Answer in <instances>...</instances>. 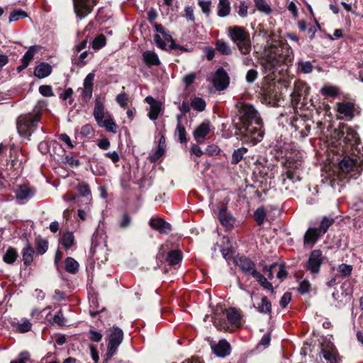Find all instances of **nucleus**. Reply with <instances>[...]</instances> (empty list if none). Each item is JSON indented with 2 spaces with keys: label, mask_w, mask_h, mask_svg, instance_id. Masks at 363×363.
<instances>
[{
  "label": "nucleus",
  "mask_w": 363,
  "mask_h": 363,
  "mask_svg": "<svg viewBox=\"0 0 363 363\" xmlns=\"http://www.w3.org/2000/svg\"><path fill=\"white\" fill-rule=\"evenodd\" d=\"M234 262L245 275L253 277L254 271H257L255 263L247 257H236Z\"/></svg>",
  "instance_id": "obj_15"
},
{
  "label": "nucleus",
  "mask_w": 363,
  "mask_h": 363,
  "mask_svg": "<svg viewBox=\"0 0 363 363\" xmlns=\"http://www.w3.org/2000/svg\"><path fill=\"white\" fill-rule=\"evenodd\" d=\"M89 333L90 334V336L89 337V338L92 342H99L102 340L103 335L99 332H97L93 329H90L89 330Z\"/></svg>",
  "instance_id": "obj_58"
},
{
  "label": "nucleus",
  "mask_w": 363,
  "mask_h": 363,
  "mask_svg": "<svg viewBox=\"0 0 363 363\" xmlns=\"http://www.w3.org/2000/svg\"><path fill=\"white\" fill-rule=\"evenodd\" d=\"M107 350L104 354V362H108L116 354L123 340V332L118 327H113L107 336Z\"/></svg>",
  "instance_id": "obj_5"
},
{
  "label": "nucleus",
  "mask_w": 363,
  "mask_h": 363,
  "mask_svg": "<svg viewBox=\"0 0 363 363\" xmlns=\"http://www.w3.org/2000/svg\"><path fill=\"white\" fill-rule=\"evenodd\" d=\"M257 70L254 69H251L250 70L247 71V74H246V81L248 82V83H252L255 81V79L257 78Z\"/></svg>",
  "instance_id": "obj_62"
},
{
  "label": "nucleus",
  "mask_w": 363,
  "mask_h": 363,
  "mask_svg": "<svg viewBox=\"0 0 363 363\" xmlns=\"http://www.w3.org/2000/svg\"><path fill=\"white\" fill-rule=\"evenodd\" d=\"M143 60L148 66L160 65V62L157 55L152 50H147L143 54Z\"/></svg>",
  "instance_id": "obj_32"
},
{
  "label": "nucleus",
  "mask_w": 363,
  "mask_h": 363,
  "mask_svg": "<svg viewBox=\"0 0 363 363\" xmlns=\"http://www.w3.org/2000/svg\"><path fill=\"white\" fill-rule=\"evenodd\" d=\"M230 4L228 0H219L218 4V16L219 17H226L230 14Z\"/></svg>",
  "instance_id": "obj_33"
},
{
  "label": "nucleus",
  "mask_w": 363,
  "mask_h": 363,
  "mask_svg": "<svg viewBox=\"0 0 363 363\" xmlns=\"http://www.w3.org/2000/svg\"><path fill=\"white\" fill-rule=\"evenodd\" d=\"M241 127L240 134L253 145L260 142L264 137L262 121L255 107L249 104H243L238 110Z\"/></svg>",
  "instance_id": "obj_1"
},
{
  "label": "nucleus",
  "mask_w": 363,
  "mask_h": 363,
  "mask_svg": "<svg viewBox=\"0 0 363 363\" xmlns=\"http://www.w3.org/2000/svg\"><path fill=\"white\" fill-rule=\"evenodd\" d=\"M77 191L78 194L77 195V199L81 197L84 200L81 202L84 203V205H88L91 203V194L89 186L86 183H79L77 186Z\"/></svg>",
  "instance_id": "obj_24"
},
{
  "label": "nucleus",
  "mask_w": 363,
  "mask_h": 363,
  "mask_svg": "<svg viewBox=\"0 0 363 363\" xmlns=\"http://www.w3.org/2000/svg\"><path fill=\"white\" fill-rule=\"evenodd\" d=\"M212 83L218 91H223L227 88L229 84V77L223 67L218 68L213 74Z\"/></svg>",
  "instance_id": "obj_14"
},
{
  "label": "nucleus",
  "mask_w": 363,
  "mask_h": 363,
  "mask_svg": "<svg viewBox=\"0 0 363 363\" xmlns=\"http://www.w3.org/2000/svg\"><path fill=\"white\" fill-rule=\"evenodd\" d=\"M338 92V88L334 86H325L320 89V93L323 95L332 97H335Z\"/></svg>",
  "instance_id": "obj_46"
},
{
  "label": "nucleus",
  "mask_w": 363,
  "mask_h": 363,
  "mask_svg": "<svg viewBox=\"0 0 363 363\" xmlns=\"http://www.w3.org/2000/svg\"><path fill=\"white\" fill-rule=\"evenodd\" d=\"M317 228H309L303 237V245L306 247H312L322 236Z\"/></svg>",
  "instance_id": "obj_22"
},
{
  "label": "nucleus",
  "mask_w": 363,
  "mask_h": 363,
  "mask_svg": "<svg viewBox=\"0 0 363 363\" xmlns=\"http://www.w3.org/2000/svg\"><path fill=\"white\" fill-rule=\"evenodd\" d=\"M39 46L33 45L30 46L27 52L23 55L21 58V62L23 63V67H27L30 62L33 60L34 55L39 50Z\"/></svg>",
  "instance_id": "obj_35"
},
{
  "label": "nucleus",
  "mask_w": 363,
  "mask_h": 363,
  "mask_svg": "<svg viewBox=\"0 0 363 363\" xmlns=\"http://www.w3.org/2000/svg\"><path fill=\"white\" fill-rule=\"evenodd\" d=\"M298 69L302 73L309 74L313 70V65L310 61L299 62Z\"/></svg>",
  "instance_id": "obj_51"
},
{
  "label": "nucleus",
  "mask_w": 363,
  "mask_h": 363,
  "mask_svg": "<svg viewBox=\"0 0 363 363\" xmlns=\"http://www.w3.org/2000/svg\"><path fill=\"white\" fill-rule=\"evenodd\" d=\"M35 194V190L27 184L20 185L16 190V199L21 204L25 203L33 198Z\"/></svg>",
  "instance_id": "obj_17"
},
{
  "label": "nucleus",
  "mask_w": 363,
  "mask_h": 363,
  "mask_svg": "<svg viewBox=\"0 0 363 363\" xmlns=\"http://www.w3.org/2000/svg\"><path fill=\"white\" fill-rule=\"evenodd\" d=\"M335 220L332 217H323L320 225L317 229L319 231V233L324 235L328 230V228L334 223Z\"/></svg>",
  "instance_id": "obj_38"
},
{
  "label": "nucleus",
  "mask_w": 363,
  "mask_h": 363,
  "mask_svg": "<svg viewBox=\"0 0 363 363\" xmlns=\"http://www.w3.org/2000/svg\"><path fill=\"white\" fill-rule=\"evenodd\" d=\"M206 106V103L203 98L195 96L191 100L190 104L183 102V114L189 112L191 108L197 112H202Z\"/></svg>",
  "instance_id": "obj_19"
},
{
  "label": "nucleus",
  "mask_w": 363,
  "mask_h": 363,
  "mask_svg": "<svg viewBox=\"0 0 363 363\" xmlns=\"http://www.w3.org/2000/svg\"><path fill=\"white\" fill-rule=\"evenodd\" d=\"M320 358L323 363L341 362V357L336 347L330 342H325L322 345Z\"/></svg>",
  "instance_id": "obj_8"
},
{
  "label": "nucleus",
  "mask_w": 363,
  "mask_h": 363,
  "mask_svg": "<svg viewBox=\"0 0 363 363\" xmlns=\"http://www.w3.org/2000/svg\"><path fill=\"white\" fill-rule=\"evenodd\" d=\"M339 169L342 174H350V177L357 178L363 169L362 160L356 157L345 156L340 161Z\"/></svg>",
  "instance_id": "obj_6"
},
{
  "label": "nucleus",
  "mask_w": 363,
  "mask_h": 363,
  "mask_svg": "<svg viewBox=\"0 0 363 363\" xmlns=\"http://www.w3.org/2000/svg\"><path fill=\"white\" fill-rule=\"evenodd\" d=\"M132 223V218L128 213H123L121 218L118 221V227L125 230L128 228Z\"/></svg>",
  "instance_id": "obj_47"
},
{
  "label": "nucleus",
  "mask_w": 363,
  "mask_h": 363,
  "mask_svg": "<svg viewBox=\"0 0 363 363\" xmlns=\"http://www.w3.org/2000/svg\"><path fill=\"white\" fill-rule=\"evenodd\" d=\"M228 35L231 40L236 44L240 53L251 52L252 43L250 35L244 28L239 26L230 27L228 29Z\"/></svg>",
  "instance_id": "obj_4"
},
{
  "label": "nucleus",
  "mask_w": 363,
  "mask_h": 363,
  "mask_svg": "<svg viewBox=\"0 0 363 363\" xmlns=\"http://www.w3.org/2000/svg\"><path fill=\"white\" fill-rule=\"evenodd\" d=\"M98 0H73L76 16L82 20L87 16L96 5Z\"/></svg>",
  "instance_id": "obj_11"
},
{
  "label": "nucleus",
  "mask_w": 363,
  "mask_h": 363,
  "mask_svg": "<svg viewBox=\"0 0 363 363\" xmlns=\"http://www.w3.org/2000/svg\"><path fill=\"white\" fill-rule=\"evenodd\" d=\"M94 77L95 74L94 73H89L84 80L82 96L84 101H88L92 97Z\"/></svg>",
  "instance_id": "obj_20"
},
{
  "label": "nucleus",
  "mask_w": 363,
  "mask_h": 363,
  "mask_svg": "<svg viewBox=\"0 0 363 363\" xmlns=\"http://www.w3.org/2000/svg\"><path fill=\"white\" fill-rule=\"evenodd\" d=\"M266 52L267 55L262 62V67L265 73L270 74L274 73L276 68L281 64L280 59L277 58L275 52H272L270 45L268 47Z\"/></svg>",
  "instance_id": "obj_13"
},
{
  "label": "nucleus",
  "mask_w": 363,
  "mask_h": 363,
  "mask_svg": "<svg viewBox=\"0 0 363 363\" xmlns=\"http://www.w3.org/2000/svg\"><path fill=\"white\" fill-rule=\"evenodd\" d=\"M311 289V284L307 280H303L300 282L298 291L301 294H306L309 292Z\"/></svg>",
  "instance_id": "obj_56"
},
{
  "label": "nucleus",
  "mask_w": 363,
  "mask_h": 363,
  "mask_svg": "<svg viewBox=\"0 0 363 363\" xmlns=\"http://www.w3.org/2000/svg\"><path fill=\"white\" fill-rule=\"evenodd\" d=\"M353 267L352 265L347 264H341L337 267V272L340 274L342 278H346L350 276Z\"/></svg>",
  "instance_id": "obj_45"
},
{
  "label": "nucleus",
  "mask_w": 363,
  "mask_h": 363,
  "mask_svg": "<svg viewBox=\"0 0 363 363\" xmlns=\"http://www.w3.org/2000/svg\"><path fill=\"white\" fill-rule=\"evenodd\" d=\"M60 242L65 249L68 250L71 248L74 243V237L73 233L70 232L64 233Z\"/></svg>",
  "instance_id": "obj_41"
},
{
  "label": "nucleus",
  "mask_w": 363,
  "mask_h": 363,
  "mask_svg": "<svg viewBox=\"0 0 363 363\" xmlns=\"http://www.w3.org/2000/svg\"><path fill=\"white\" fill-rule=\"evenodd\" d=\"M289 165L287 166V170L285 174L281 175V182L283 185L288 186L289 183H295L297 181L301 180V173L299 168L301 166V161H296L294 163H291L288 161ZM288 186H286V189Z\"/></svg>",
  "instance_id": "obj_9"
},
{
  "label": "nucleus",
  "mask_w": 363,
  "mask_h": 363,
  "mask_svg": "<svg viewBox=\"0 0 363 363\" xmlns=\"http://www.w3.org/2000/svg\"><path fill=\"white\" fill-rule=\"evenodd\" d=\"M48 248V242L45 240L39 239L36 241V251L38 255H43Z\"/></svg>",
  "instance_id": "obj_50"
},
{
  "label": "nucleus",
  "mask_w": 363,
  "mask_h": 363,
  "mask_svg": "<svg viewBox=\"0 0 363 363\" xmlns=\"http://www.w3.org/2000/svg\"><path fill=\"white\" fill-rule=\"evenodd\" d=\"M253 277L259 282V284L264 289L273 292L274 289L272 284L269 282L265 277L257 271H254Z\"/></svg>",
  "instance_id": "obj_37"
},
{
  "label": "nucleus",
  "mask_w": 363,
  "mask_h": 363,
  "mask_svg": "<svg viewBox=\"0 0 363 363\" xmlns=\"http://www.w3.org/2000/svg\"><path fill=\"white\" fill-rule=\"evenodd\" d=\"M337 111L342 115L345 119L351 121L354 117L357 111L356 105L353 102H338L336 104Z\"/></svg>",
  "instance_id": "obj_16"
},
{
  "label": "nucleus",
  "mask_w": 363,
  "mask_h": 363,
  "mask_svg": "<svg viewBox=\"0 0 363 363\" xmlns=\"http://www.w3.org/2000/svg\"><path fill=\"white\" fill-rule=\"evenodd\" d=\"M164 149L157 147V149L150 153L148 159L151 162H155L164 155Z\"/></svg>",
  "instance_id": "obj_48"
},
{
  "label": "nucleus",
  "mask_w": 363,
  "mask_h": 363,
  "mask_svg": "<svg viewBox=\"0 0 363 363\" xmlns=\"http://www.w3.org/2000/svg\"><path fill=\"white\" fill-rule=\"evenodd\" d=\"M342 137L345 141L351 145H357L359 143V137L357 132L352 127H345L342 130Z\"/></svg>",
  "instance_id": "obj_25"
},
{
  "label": "nucleus",
  "mask_w": 363,
  "mask_h": 363,
  "mask_svg": "<svg viewBox=\"0 0 363 363\" xmlns=\"http://www.w3.org/2000/svg\"><path fill=\"white\" fill-rule=\"evenodd\" d=\"M199 6L201 7L202 12L208 16L211 13V1H199Z\"/></svg>",
  "instance_id": "obj_55"
},
{
  "label": "nucleus",
  "mask_w": 363,
  "mask_h": 363,
  "mask_svg": "<svg viewBox=\"0 0 363 363\" xmlns=\"http://www.w3.org/2000/svg\"><path fill=\"white\" fill-rule=\"evenodd\" d=\"M185 12V17L187 19L188 21H190L191 23H194L195 18L194 15V9L190 6H186L184 9Z\"/></svg>",
  "instance_id": "obj_61"
},
{
  "label": "nucleus",
  "mask_w": 363,
  "mask_h": 363,
  "mask_svg": "<svg viewBox=\"0 0 363 363\" xmlns=\"http://www.w3.org/2000/svg\"><path fill=\"white\" fill-rule=\"evenodd\" d=\"M52 70V67L50 64L41 62L36 66L34 70V75L39 79H43L48 77L51 74Z\"/></svg>",
  "instance_id": "obj_27"
},
{
  "label": "nucleus",
  "mask_w": 363,
  "mask_h": 363,
  "mask_svg": "<svg viewBox=\"0 0 363 363\" xmlns=\"http://www.w3.org/2000/svg\"><path fill=\"white\" fill-rule=\"evenodd\" d=\"M154 41L158 48H161L162 50L167 49V42L162 39L160 35L155 34L154 35Z\"/></svg>",
  "instance_id": "obj_59"
},
{
  "label": "nucleus",
  "mask_w": 363,
  "mask_h": 363,
  "mask_svg": "<svg viewBox=\"0 0 363 363\" xmlns=\"http://www.w3.org/2000/svg\"><path fill=\"white\" fill-rule=\"evenodd\" d=\"M209 345L213 353L218 357L223 358L230 354L231 346L225 339L220 340L218 342L215 340H210Z\"/></svg>",
  "instance_id": "obj_12"
},
{
  "label": "nucleus",
  "mask_w": 363,
  "mask_h": 363,
  "mask_svg": "<svg viewBox=\"0 0 363 363\" xmlns=\"http://www.w3.org/2000/svg\"><path fill=\"white\" fill-rule=\"evenodd\" d=\"M39 92L45 96H50L53 95V92L50 86L42 85L39 87Z\"/></svg>",
  "instance_id": "obj_63"
},
{
  "label": "nucleus",
  "mask_w": 363,
  "mask_h": 363,
  "mask_svg": "<svg viewBox=\"0 0 363 363\" xmlns=\"http://www.w3.org/2000/svg\"><path fill=\"white\" fill-rule=\"evenodd\" d=\"M145 101L150 105V111L148 116L150 120H155L162 109V103L156 101L153 97L148 96L145 98Z\"/></svg>",
  "instance_id": "obj_23"
},
{
  "label": "nucleus",
  "mask_w": 363,
  "mask_h": 363,
  "mask_svg": "<svg viewBox=\"0 0 363 363\" xmlns=\"http://www.w3.org/2000/svg\"><path fill=\"white\" fill-rule=\"evenodd\" d=\"M225 313L230 324L236 326L241 324V315L238 310L234 308H230L226 310Z\"/></svg>",
  "instance_id": "obj_30"
},
{
  "label": "nucleus",
  "mask_w": 363,
  "mask_h": 363,
  "mask_svg": "<svg viewBox=\"0 0 363 363\" xmlns=\"http://www.w3.org/2000/svg\"><path fill=\"white\" fill-rule=\"evenodd\" d=\"M291 300V294L289 292H286L281 296V300L279 301V304L281 308H284L289 303Z\"/></svg>",
  "instance_id": "obj_60"
},
{
  "label": "nucleus",
  "mask_w": 363,
  "mask_h": 363,
  "mask_svg": "<svg viewBox=\"0 0 363 363\" xmlns=\"http://www.w3.org/2000/svg\"><path fill=\"white\" fill-rule=\"evenodd\" d=\"M254 217L259 225H261L266 217V211L264 208H257L254 213Z\"/></svg>",
  "instance_id": "obj_49"
},
{
  "label": "nucleus",
  "mask_w": 363,
  "mask_h": 363,
  "mask_svg": "<svg viewBox=\"0 0 363 363\" xmlns=\"http://www.w3.org/2000/svg\"><path fill=\"white\" fill-rule=\"evenodd\" d=\"M38 150L43 154L50 153L51 156L57 152V150L63 152L62 147L56 141H42L38 145Z\"/></svg>",
  "instance_id": "obj_21"
},
{
  "label": "nucleus",
  "mask_w": 363,
  "mask_h": 363,
  "mask_svg": "<svg viewBox=\"0 0 363 363\" xmlns=\"http://www.w3.org/2000/svg\"><path fill=\"white\" fill-rule=\"evenodd\" d=\"M27 16V13L23 10H17L11 13L9 16V21L11 22L16 21L20 18H23Z\"/></svg>",
  "instance_id": "obj_53"
},
{
  "label": "nucleus",
  "mask_w": 363,
  "mask_h": 363,
  "mask_svg": "<svg viewBox=\"0 0 363 363\" xmlns=\"http://www.w3.org/2000/svg\"><path fill=\"white\" fill-rule=\"evenodd\" d=\"M22 257L25 266H28L33 260L35 253L33 247L26 241V246L22 250Z\"/></svg>",
  "instance_id": "obj_29"
},
{
  "label": "nucleus",
  "mask_w": 363,
  "mask_h": 363,
  "mask_svg": "<svg viewBox=\"0 0 363 363\" xmlns=\"http://www.w3.org/2000/svg\"><path fill=\"white\" fill-rule=\"evenodd\" d=\"M256 8L259 11L269 14L272 10L270 6L267 3L265 0H254Z\"/></svg>",
  "instance_id": "obj_43"
},
{
  "label": "nucleus",
  "mask_w": 363,
  "mask_h": 363,
  "mask_svg": "<svg viewBox=\"0 0 363 363\" xmlns=\"http://www.w3.org/2000/svg\"><path fill=\"white\" fill-rule=\"evenodd\" d=\"M94 132L93 128L90 124H86L83 125L81 128L80 133L83 136H89L91 134H92Z\"/></svg>",
  "instance_id": "obj_64"
},
{
  "label": "nucleus",
  "mask_w": 363,
  "mask_h": 363,
  "mask_svg": "<svg viewBox=\"0 0 363 363\" xmlns=\"http://www.w3.org/2000/svg\"><path fill=\"white\" fill-rule=\"evenodd\" d=\"M247 151V149L245 147H240L237 150H235L232 155V160L231 162L233 164H237L243 158L244 154H245Z\"/></svg>",
  "instance_id": "obj_44"
},
{
  "label": "nucleus",
  "mask_w": 363,
  "mask_h": 363,
  "mask_svg": "<svg viewBox=\"0 0 363 363\" xmlns=\"http://www.w3.org/2000/svg\"><path fill=\"white\" fill-rule=\"evenodd\" d=\"M322 264V252L319 250H315L311 252L309 258L305 264V268L310 272L313 277H315L320 272Z\"/></svg>",
  "instance_id": "obj_10"
},
{
  "label": "nucleus",
  "mask_w": 363,
  "mask_h": 363,
  "mask_svg": "<svg viewBox=\"0 0 363 363\" xmlns=\"http://www.w3.org/2000/svg\"><path fill=\"white\" fill-rule=\"evenodd\" d=\"M257 308L261 313L270 314L272 312V303L267 297L264 296L262 298L261 304Z\"/></svg>",
  "instance_id": "obj_40"
},
{
  "label": "nucleus",
  "mask_w": 363,
  "mask_h": 363,
  "mask_svg": "<svg viewBox=\"0 0 363 363\" xmlns=\"http://www.w3.org/2000/svg\"><path fill=\"white\" fill-rule=\"evenodd\" d=\"M149 224L152 228L160 234H168L172 230L171 225L160 217H152L150 220Z\"/></svg>",
  "instance_id": "obj_18"
},
{
  "label": "nucleus",
  "mask_w": 363,
  "mask_h": 363,
  "mask_svg": "<svg viewBox=\"0 0 363 363\" xmlns=\"http://www.w3.org/2000/svg\"><path fill=\"white\" fill-rule=\"evenodd\" d=\"M106 45V38L104 35H99L96 37L93 41V48L100 49Z\"/></svg>",
  "instance_id": "obj_52"
},
{
  "label": "nucleus",
  "mask_w": 363,
  "mask_h": 363,
  "mask_svg": "<svg viewBox=\"0 0 363 363\" xmlns=\"http://www.w3.org/2000/svg\"><path fill=\"white\" fill-rule=\"evenodd\" d=\"M167 262L170 266L178 264L182 260V254L179 250H171L165 257Z\"/></svg>",
  "instance_id": "obj_31"
},
{
  "label": "nucleus",
  "mask_w": 363,
  "mask_h": 363,
  "mask_svg": "<svg viewBox=\"0 0 363 363\" xmlns=\"http://www.w3.org/2000/svg\"><path fill=\"white\" fill-rule=\"evenodd\" d=\"M18 257L16 250L13 247H9L3 257V260L7 264H13Z\"/></svg>",
  "instance_id": "obj_39"
},
{
  "label": "nucleus",
  "mask_w": 363,
  "mask_h": 363,
  "mask_svg": "<svg viewBox=\"0 0 363 363\" xmlns=\"http://www.w3.org/2000/svg\"><path fill=\"white\" fill-rule=\"evenodd\" d=\"M32 325L30 322L26 319L23 318L21 322H18L16 324L15 328L17 331L24 333L30 331L31 330Z\"/></svg>",
  "instance_id": "obj_42"
},
{
  "label": "nucleus",
  "mask_w": 363,
  "mask_h": 363,
  "mask_svg": "<svg viewBox=\"0 0 363 363\" xmlns=\"http://www.w3.org/2000/svg\"><path fill=\"white\" fill-rule=\"evenodd\" d=\"M79 263L72 257H68L65 261V269L66 272L74 274L79 270Z\"/></svg>",
  "instance_id": "obj_36"
},
{
  "label": "nucleus",
  "mask_w": 363,
  "mask_h": 363,
  "mask_svg": "<svg viewBox=\"0 0 363 363\" xmlns=\"http://www.w3.org/2000/svg\"><path fill=\"white\" fill-rule=\"evenodd\" d=\"M270 46L272 52H275L277 58L280 59V63L287 65L294 60L293 50L286 43L275 42Z\"/></svg>",
  "instance_id": "obj_7"
},
{
  "label": "nucleus",
  "mask_w": 363,
  "mask_h": 363,
  "mask_svg": "<svg viewBox=\"0 0 363 363\" xmlns=\"http://www.w3.org/2000/svg\"><path fill=\"white\" fill-rule=\"evenodd\" d=\"M211 130V125L209 122L202 123L194 131V136L198 143L203 142L205 137Z\"/></svg>",
  "instance_id": "obj_26"
},
{
  "label": "nucleus",
  "mask_w": 363,
  "mask_h": 363,
  "mask_svg": "<svg viewBox=\"0 0 363 363\" xmlns=\"http://www.w3.org/2000/svg\"><path fill=\"white\" fill-rule=\"evenodd\" d=\"M38 113L21 115L18 118L16 128L19 135L28 139L37 129L40 121Z\"/></svg>",
  "instance_id": "obj_3"
},
{
  "label": "nucleus",
  "mask_w": 363,
  "mask_h": 363,
  "mask_svg": "<svg viewBox=\"0 0 363 363\" xmlns=\"http://www.w3.org/2000/svg\"><path fill=\"white\" fill-rule=\"evenodd\" d=\"M52 323H56L58 325H64L66 323V319L62 314V311H59L52 318Z\"/></svg>",
  "instance_id": "obj_54"
},
{
  "label": "nucleus",
  "mask_w": 363,
  "mask_h": 363,
  "mask_svg": "<svg viewBox=\"0 0 363 363\" xmlns=\"http://www.w3.org/2000/svg\"><path fill=\"white\" fill-rule=\"evenodd\" d=\"M220 150L218 145L211 144L207 146L205 153L209 156H214L219 154Z\"/></svg>",
  "instance_id": "obj_57"
},
{
  "label": "nucleus",
  "mask_w": 363,
  "mask_h": 363,
  "mask_svg": "<svg viewBox=\"0 0 363 363\" xmlns=\"http://www.w3.org/2000/svg\"><path fill=\"white\" fill-rule=\"evenodd\" d=\"M218 219L220 223L227 228L233 226L235 223L234 218L225 208L219 210Z\"/></svg>",
  "instance_id": "obj_28"
},
{
  "label": "nucleus",
  "mask_w": 363,
  "mask_h": 363,
  "mask_svg": "<svg viewBox=\"0 0 363 363\" xmlns=\"http://www.w3.org/2000/svg\"><path fill=\"white\" fill-rule=\"evenodd\" d=\"M94 117L99 127L105 128L110 133H116L117 125L108 111H105L103 102L100 97L95 100V105L93 111Z\"/></svg>",
  "instance_id": "obj_2"
},
{
  "label": "nucleus",
  "mask_w": 363,
  "mask_h": 363,
  "mask_svg": "<svg viewBox=\"0 0 363 363\" xmlns=\"http://www.w3.org/2000/svg\"><path fill=\"white\" fill-rule=\"evenodd\" d=\"M215 49L223 55H230L232 54L230 46L223 40H218L215 43Z\"/></svg>",
  "instance_id": "obj_34"
}]
</instances>
